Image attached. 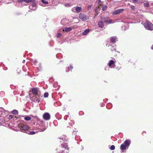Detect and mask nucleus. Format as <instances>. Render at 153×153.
I'll use <instances>...</instances> for the list:
<instances>
[{
	"instance_id": "4c0bfd02",
	"label": "nucleus",
	"mask_w": 153,
	"mask_h": 153,
	"mask_svg": "<svg viewBox=\"0 0 153 153\" xmlns=\"http://www.w3.org/2000/svg\"><path fill=\"white\" fill-rule=\"evenodd\" d=\"M151 49L153 50V45H152L151 47Z\"/></svg>"
},
{
	"instance_id": "bb28decb",
	"label": "nucleus",
	"mask_w": 153,
	"mask_h": 153,
	"mask_svg": "<svg viewBox=\"0 0 153 153\" xmlns=\"http://www.w3.org/2000/svg\"><path fill=\"white\" fill-rule=\"evenodd\" d=\"M13 117L14 116L13 115H10L9 116L8 119H11L13 118Z\"/></svg>"
},
{
	"instance_id": "1a4fd4ad",
	"label": "nucleus",
	"mask_w": 153,
	"mask_h": 153,
	"mask_svg": "<svg viewBox=\"0 0 153 153\" xmlns=\"http://www.w3.org/2000/svg\"><path fill=\"white\" fill-rule=\"evenodd\" d=\"M115 62L116 61L111 60L109 61L108 64L110 68H114L116 66V65L115 64Z\"/></svg>"
},
{
	"instance_id": "4468645a",
	"label": "nucleus",
	"mask_w": 153,
	"mask_h": 153,
	"mask_svg": "<svg viewBox=\"0 0 153 153\" xmlns=\"http://www.w3.org/2000/svg\"><path fill=\"white\" fill-rule=\"evenodd\" d=\"M89 29H86L82 33V35L84 36L86 35L89 32Z\"/></svg>"
},
{
	"instance_id": "f3484780",
	"label": "nucleus",
	"mask_w": 153,
	"mask_h": 153,
	"mask_svg": "<svg viewBox=\"0 0 153 153\" xmlns=\"http://www.w3.org/2000/svg\"><path fill=\"white\" fill-rule=\"evenodd\" d=\"M24 119L25 120L29 121L31 119V118L29 116H27L25 117L24 118Z\"/></svg>"
},
{
	"instance_id": "393cba45",
	"label": "nucleus",
	"mask_w": 153,
	"mask_h": 153,
	"mask_svg": "<svg viewBox=\"0 0 153 153\" xmlns=\"http://www.w3.org/2000/svg\"><path fill=\"white\" fill-rule=\"evenodd\" d=\"M115 146L114 145H111L110 147L111 150H114L115 149Z\"/></svg>"
},
{
	"instance_id": "aec40b11",
	"label": "nucleus",
	"mask_w": 153,
	"mask_h": 153,
	"mask_svg": "<svg viewBox=\"0 0 153 153\" xmlns=\"http://www.w3.org/2000/svg\"><path fill=\"white\" fill-rule=\"evenodd\" d=\"M107 8V6L106 5H104L102 6V9L103 11H105L106 10Z\"/></svg>"
},
{
	"instance_id": "ddd939ff",
	"label": "nucleus",
	"mask_w": 153,
	"mask_h": 153,
	"mask_svg": "<svg viewBox=\"0 0 153 153\" xmlns=\"http://www.w3.org/2000/svg\"><path fill=\"white\" fill-rule=\"evenodd\" d=\"M72 30V28L71 27H66L63 30V31H65L66 32H68L71 31Z\"/></svg>"
},
{
	"instance_id": "7c9ffc66",
	"label": "nucleus",
	"mask_w": 153,
	"mask_h": 153,
	"mask_svg": "<svg viewBox=\"0 0 153 153\" xmlns=\"http://www.w3.org/2000/svg\"><path fill=\"white\" fill-rule=\"evenodd\" d=\"M33 2V4H32V6H33V7H35L36 6V3L35 2Z\"/></svg>"
},
{
	"instance_id": "cd10ccee",
	"label": "nucleus",
	"mask_w": 153,
	"mask_h": 153,
	"mask_svg": "<svg viewBox=\"0 0 153 153\" xmlns=\"http://www.w3.org/2000/svg\"><path fill=\"white\" fill-rule=\"evenodd\" d=\"M61 36V34L60 33H58L57 34V37L58 38H59Z\"/></svg>"
},
{
	"instance_id": "f03ea898",
	"label": "nucleus",
	"mask_w": 153,
	"mask_h": 153,
	"mask_svg": "<svg viewBox=\"0 0 153 153\" xmlns=\"http://www.w3.org/2000/svg\"><path fill=\"white\" fill-rule=\"evenodd\" d=\"M131 140L129 139L126 140L120 146V149L123 152L127 149L131 143Z\"/></svg>"
},
{
	"instance_id": "c756f323",
	"label": "nucleus",
	"mask_w": 153,
	"mask_h": 153,
	"mask_svg": "<svg viewBox=\"0 0 153 153\" xmlns=\"http://www.w3.org/2000/svg\"><path fill=\"white\" fill-rule=\"evenodd\" d=\"M130 7H131V9L132 10H134V9H135V6H133V5H131L130 6Z\"/></svg>"
},
{
	"instance_id": "58836bf2",
	"label": "nucleus",
	"mask_w": 153,
	"mask_h": 153,
	"mask_svg": "<svg viewBox=\"0 0 153 153\" xmlns=\"http://www.w3.org/2000/svg\"><path fill=\"white\" fill-rule=\"evenodd\" d=\"M1 125V123L0 122V126Z\"/></svg>"
},
{
	"instance_id": "7ed1b4c3",
	"label": "nucleus",
	"mask_w": 153,
	"mask_h": 153,
	"mask_svg": "<svg viewBox=\"0 0 153 153\" xmlns=\"http://www.w3.org/2000/svg\"><path fill=\"white\" fill-rule=\"evenodd\" d=\"M144 27L146 30H153V25L149 21H146L145 22Z\"/></svg>"
},
{
	"instance_id": "72a5a7b5",
	"label": "nucleus",
	"mask_w": 153,
	"mask_h": 153,
	"mask_svg": "<svg viewBox=\"0 0 153 153\" xmlns=\"http://www.w3.org/2000/svg\"><path fill=\"white\" fill-rule=\"evenodd\" d=\"M121 66H120L119 67H117V68H116V69L117 70H119L120 69H121Z\"/></svg>"
},
{
	"instance_id": "e433bc0d",
	"label": "nucleus",
	"mask_w": 153,
	"mask_h": 153,
	"mask_svg": "<svg viewBox=\"0 0 153 153\" xmlns=\"http://www.w3.org/2000/svg\"><path fill=\"white\" fill-rule=\"evenodd\" d=\"M132 1L133 2H137L138 0H132Z\"/></svg>"
},
{
	"instance_id": "dca6fc26",
	"label": "nucleus",
	"mask_w": 153,
	"mask_h": 153,
	"mask_svg": "<svg viewBox=\"0 0 153 153\" xmlns=\"http://www.w3.org/2000/svg\"><path fill=\"white\" fill-rule=\"evenodd\" d=\"M18 111L16 110H13L12 112V113L13 114H18Z\"/></svg>"
},
{
	"instance_id": "c9c22d12",
	"label": "nucleus",
	"mask_w": 153,
	"mask_h": 153,
	"mask_svg": "<svg viewBox=\"0 0 153 153\" xmlns=\"http://www.w3.org/2000/svg\"><path fill=\"white\" fill-rule=\"evenodd\" d=\"M46 129V128H43V129H41V131H44Z\"/></svg>"
},
{
	"instance_id": "5701e85b",
	"label": "nucleus",
	"mask_w": 153,
	"mask_h": 153,
	"mask_svg": "<svg viewBox=\"0 0 153 153\" xmlns=\"http://www.w3.org/2000/svg\"><path fill=\"white\" fill-rule=\"evenodd\" d=\"M111 50L112 52L114 51V52L116 51V49L114 48V46H112L111 48Z\"/></svg>"
},
{
	"instance_id": "20e7f679",
	"label": "nucleus",
	"mask_w": 153,
	"mask_h": 153,
	"mask_svg": "<svg viewBox=\"0 0 153 153\" xmlns=\"http://www.w3.org/2000/svg\"><path fill=\"white\" fill-rule=\"evenodd\" d=\"M61 152L59 153H69L68 147L66 144H62L60 147Z\"/></svg>"
},
{
	"instance_id": "423d86ee",
	"label": "nucleus",
	"mask_w": 153,
	"mask_h": 153,
	"mask_svg": "<svg viewBox=\"0 0 153 153\" xmlns=\"http://www.w3.org/2000/svg\"><path fill=\"white\" fill-rule=\"evenodd\" d=\"M19 127L21 130L22 131L27 130L29 128L28 126L23 123L20 124Z\"/></svg>"
},
{
	"instance_id": "f704fd0d",
	"label": "nucleus",
	"mask_w": 153,
	"mask_h": 153,
	"mask_svg": "<svg viewBox=\"0 0 153 153\" xmlns=\"http://www.w3.org/2000/svg\"><path fill=\"white\" fill-rule=\"evenodd\" d=\"M146 133V132L145 131H143L142 132V134L143 135L144 134H145Z\"/></svg>"
},
{
	"instance_id": "9d476101",
	"label": "nucleus",
	"mask_w": 153,
	"mask_h": 153,
	"mask_svg": "<svg viewBox=\"0 0 153 153\" xmlns=\"http://www.w3.org/2000/svg\"><path fill=\"white\" fill-rule=\"evenodd\" d=\"M43 117L45 120H48L50 119V115L48 113H45L43 115Z\"/></svg>"
},
{
	"instance_id": "c85d7f7f",
	"label": "nucleus",
	"mask_w": 153,
	"mask_h": 153,
	"mask_svg": "<svg viewBox=\"0 0 153 153\" xmlns=\"http://www.w3.org/2000/svg\"><path fill=\"white\" fill-rule=\"evenodd\" d=\"M17 1L19 3H21L23 1L25 2V0H17Z\"/></svg>"
},
{
	"instance_id": "a211bd4d",
	"label": "nucleus",
	"mask_w": 153,
	"mask_h": 153,
	"mask_svg": "<svg viewBox=\"0 0 153 153\" xmlns=\"http://www.w3.org/2000/svg\"><path fill=\"white\" fill-rule=\"evenodd\" d=\"M73 68V66L71 65H70V67L68 68V70L67 71V72H68L70 70H71Z\"/></svg>"
},
{
	"instance_id": "0eeeda50",
	"label": "nucleus",
	"mask_w": 153,
	"mask_h": 153,
	"mask_svg": "<svg viewBox=\"0 0 153 153\" xmlns=\"http://www.w3.org/2000/svg\"><path fill=\"white\" fill-rule=\"evenodd\" d=\"M101 21L103 22L108 24H110L112 23V20L108 17H101Z\"/></svg>"
},
{
	"instance_id": "6e6552de",
	"label": "nucleus",
	"mask_w": 153,
	"mask_h": 153,
	"mask_svg": "<svg viewBox=\"0 0 153 153\" xmlns=\"http://www.w3.org/2000/svg\"><path fill=\"white\" fill-rule=\"evenodd\" d=\"M82 10V9L81 7L76 6L72 8L71 10L73 12L79 13L81 12Z\"/></svg>"
},
{
	"instance_id": "473e14b6",
	"label": "nucleus",
	"mask_w": 153,
	"mask_h": 153,
	"mask_svg": "<svg viewBox=\"0 0 153 153\" xmlns=\"http://www.w3.org/2000/svg\"><path fill=\"white\" fill-rule=\"evenodd\" d=\"M92 5H89L88 7V10H89L91 7Z\"/></svg>"
},
{
	"instance_id": "412c9836",
	"label": "nucleus",
	"mask_w": 153,
	"mask_h": 153,
	"mask_svg": "<svg viewBox=\"0 0 153 153\" xmlns=\"http://www.w3.org/2000/svg\"><path fill=\"white\" fill-rule=\"evenodd\" d=\"M28 132L27 133L29 134L33 135L35 134V132L34 131H27Z\"/></svg>"
},
{
	"instance_id": "b1692460",
	"label": "nucleus",
	"mask_w": 153,
	"mask_h": 153,
	"mask_svg": "<svg viewBox=\"0 0 153 153\" xmlns=\"http://www.w3.org/2000/svg\"><path fill=\"white\" fill-rule=\"evenodd\" d=\"M49 95V94L48 92H45L44 94V96L45 97H47Z\"/></svg>"
},
{
	"instance_id": "f8f14e48",
	"label": "nucleus",
	"mask_w": 153,
	"mask_h": 153,
	"mask_svg": "<svg viewBox=\"0 0 153 153\" xmlns=\"http://www.w3.org/2000/svg\"><path fill=\"white\" fill-rule=\"evenodd\" d=\"M98 26L100 28H103L104 26V25L103 21H99L98 23Z\"/></svg>"
},
{
	"instance_id": "2eb2a0df",
	"label": "nucleus",
	"mask_w": 153,
	"mask_h": 153,
	"mask_svg": "<svg viewBox=\"0 0 153 153\" xmlns=\"http://www.w3.org/2000/svg\"><path fill=\"white\" fill-rule=\"evenodd\" d=\"M111 42L112 43H115L116 42V38L114 37H111L110 38Z\"/></svg>"
},
{
	"instance_id": "9b49d317",
	"label": "nucleus",
	"mask_w": 153,
	"mask_h": 153,
	"mask_svg": "<svg viewBox=\"0 0 153 153\" xmlns=\"http://www.w3.org/2000/svg\"><path fill=\"white\" fill-rule=\"evenodd\" d=\"M123 9H117L113 12L112 14L114 15H117L120 13H122L124 11Z\"/></svg>"
},
{
	"instance_id": "2f4dec72",
	"label": "nucleus",
	"mask_w": 153,
	"mask_h": 153,
	"mask_svg": "<svg viewBox=\"0 0 153 153\" xmlns=\"http://www.w3.org/2000/svg\"><path fill=\"white\" fill-rule=\"evenodd\" d=\"M98 2V3L99 4L100 6L102 4H101V1L100 0H97Z\"/></svg>"
},
{
	"instance_id": "39448f33",
	"label": "nucleus",
	"mask_w": 153,
	"mask_h": 153,
	"mask_svg": "<svg viewBox=\"0 0 153 153\" xmlns=\"http://www.w3.org/2000/svg\"><path fill=\"white\" fill-rule=\"evenodd\" d=\"M79 17L81 20L83 21H85L89 18V17L88 16L83 13H80L79 15Z\"/></svg>"
},
{
	"instance_id": "f257e3e1",
	"label": "nucleus",
	"mask_w": 153,
	"mask_h": 153,
	"mask_svg": "<svg viewBox=\"0 0 153 153\" xmlns=\"http://www.w3.org/2000/svg\"><path fill=\"white\" fill-rule=\"evenodd\" d=\"M33 94H29V97L33 101L39 102L42 97L40 91L38 88H32Z\"/></svg>"
},
{
	"instance_id": "a878e982",
	"label": "nucleus",
	"mask_w": 153,
	"mask_h": 153,
	"mask_svg": "<svg viewBox=\"0 0 153 153\" xmlns=\"http://www.w3.org/2000/svg\"><path fill=\"white\" fill-rule=\"evenodd\" d=\"M149 5V4L148 2L145 3L144 4V6L146 7H148Z\"/></svg>"
},
{
	"instance_id": "6ab92c4d",
	"label": "nucleus",
	"mask_w": 153,
	"mask_h": 153,
	"mask_svg": "<svg viewBox=\"0 0 153 153\" xmlns=\"http://www.w3.org/2000/svg\"><path fill=\"white\" fill-rule=\"evenodd\" d=\"M35 0H25V2L26 3H30V2H34Z\"/></svg>"
},
{
	"instance_id": "4be33fe9",
	"label": "nucleus",
	"mask_w": 153,
	"mask_h": 153,
	"mask_svg": "<svg viewBox=\"0 0 153 153\" xmlns=\"http://www.w3.org/2000/svg\"><path fill=\"white\" fill-rule=\"evenodd\" d=\"M41 2L43 3V4H48V1H45V0H41Z\"/></svg>"
}]
</instances>
